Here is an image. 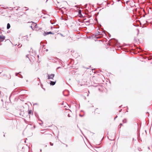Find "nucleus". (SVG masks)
<instances>
[{
	"label": "nucleus",
	"instance_id": "1",
	"mask_svg": "<svg viewBox=\"0 0 152 152\" xmlns=\"http://www.w3.org/2000/svg\"><path fill=\"white\" fill-rule=\"evenodd\" d=\"M102 33H104V34H105V33L104 31H102V32H99V31H97L96 32V37L98 35H100V37H96V38H100L102 37L103 36V35L102 34Z\"/></svg>",
	"mask_w": 152,
	"mask_h": 152
},
{
	"label": "nucleus",
	"instance_id": "9",
	"mask_svg": "<svg viewBox=\"0 0 152 152\" xmlns=\"http://www.w3.org/2000/svg\"><path fill=\"white\" fill-rule=\"evenodd\" d=\"M55 22L54 21H52L51 20H50V23L52 24H54L55 23Z\"/></svg>",
	"mask_w": 152,
	"mask_h": 152
},
{
	"label": "nucleus",
	"instance_id": "29",
	"mask_svg": "<svg viewBox=\"0 0 152 152\" xmlns=\"http://www.w3.org/2000/svg\"><path fill=\"white\" fill-rule=\"evenodd\" d=\"M42 151V150H40V151Z\"/></svg>",
	"mask_w": 152,
	"mask_h": 152
},
{
	"label": "nucleus",
	"instance_id": "15",
	"mask_svg": "<svg viewBox=\"0 0 152 152\" xmlns=\"http://www.w3.org/2000/svg\"><path fill=\"white\" fill-rule=\"evenodd\" d=\"M50 144L51 146H53V143H52L51 142H50Z\"/></svg>",
	"mask_w": 152,
	"mask_h": 152
},
{
	"label": "nucleus",
	"instance_id": "23",
	"mask_svg": "<svg viewBox=\"0 0 152 152\" xmlns=\"http://www.w3.org/2000/svg\"><path fill=\"white\" fill-rule=\"evenodd\" d=\"M79 115L81 116H82L80 114Z\"/></svg>",
	"mask_w": 152,
	"mask_h": 152
},
{
	"label": "nucleus",
	"instance_id": "19",
	"mask_svg": "<svg viewBox=\"0 0 152 152\" xmlns=\"http://www.w3.org/2000/svg\"><path fill=\"white\" fill-rule=\"evenodd\" d=\"M19 45H18V46L19 48L20 47L22 46V45H21L20 46Z\"/></svg>",
	"mask_w": 152,
	"mask_h": 152
},
{
	"label": "nucleus",
	"instance_id": "6",
	"mask_svg": "<svg viewBox=\"0 0 152 152\" xmlns=\"http://www.w3.org/2000/svg\"><path fill=\"white\" fill-rule=\"evenodd\" d=\"M53 34V33H52V32H51L50 31L47 32L46 33H45V32L44 33V35L45 36L46 35H48V34Z\"/></svg>",
	"mask_w": 152,
	"mask_h": 152
},
{
	"label": "nucleus",
	"instance_id": "13",
	"mask_svg": "<svg viewBox=\"0 0 152 152\" xmlns=\"http://www.w3.org/2000/svg\"><path fill=\"white\" fill-rule=\"evenodd\" d=\"M20 76H19V77L21 78H23V77L21 74H20Z\"/></svg>",
	"mask_w": 152,
	"mask_h": 152
},
{
	"label": "nucleus",
	"instance_id": "7",
	"mask_svg": "<svg viewBox=\"0 0 152 152\" xmlns=\"http://www.w3.org/2000/svg\"><path fill=\"white\" fill-rule=\"evenodd\" d=\"M28 114L30 116V115H33V113L32 112L31 110H28Z\"/></svg>",
	"mask_w": 152,
	"mask_h": 152
},
{
	"label": "nucleus",
	"instance_id": "8",
	"mask_svg": "<svg viewBox=\"0 0 152 152\" xmlns=\"http://www.w3.org/2000/svg\"><path fill=\"white\" fill-rule=\"evenodd\" d=\"M10 24L9 23H7V29H9L10 28Z\"/></svg>",
	"mask_w": 152,
	"mask_h": 152
},
{
	"label": "nucleus",
	"instance_id": "12",
	"mask_svg": "<svg viewBox=\"0 0 152 152\" xmlns=\"http://www.w3.org/2000/svg\"><path fill=\"white\" fill-rule=\"evenodd\" d=\"M114 40L115 41L114 42H115V43H117L118 42V40L115 39H114Z\"/></svg>",
	"mask_w": 152,
	"mask_h": 152
},
{
	"label": "nucleus",
	"instance_id": "4",
	"mask_svg": "<svg viewBox=\"0 0 152 152\" xmlns=\"http://www.w3.org/2000/svg\"><path fill=\"white\" fill-rule=\"evenodd\" d=\"M63 94L65 96H67L69 95V91L68 90H65L63 92Z\"/></svg>",
	"mask_w": 152,
	"mask_h": 152
},
{
	"label": "nucleus",
	"instance_id": "14",
	"mask_svg": "<svg viewBox=\"0 0 152 152\" xmlns=\"http://www.w3.org/2000/svg\"><path fill=\"white\" fill-rule=\"evenodd\" d=\"M20 72H18V73H15V75H16V76H18V74H19V73H20Z\"/></svg>",
	"mask_w": 152,
	"mask_h": 152
},
{
	"label": "nucleus",
	"instance_id": "18",
	"mask_svg": "<svg viewBox=\"0 0 152 152\" xmlns=\"http://www.w3.org/2000/svg\"><path fill=\"white\" fill-rule=\"evenodd\" d=\"M68 117H70V115H69V114H68Z\"/></svg>",
	"mask_w": 152,
	"mask_h": 152
},
{
	"label": "nucleus",
	"instance_id": "5",
	"mask_svg": "<svg viewBox=\"0 0 152 152\" xmlns=\"http://www.w3.org/2000/svg\"><path fill=\"white\" fill-rule=\"evenodd\" d=\"M56 82V81H50V85L53 86L55 84Z\"/></svg>",
	"mask_w": 152,
	"mask_h": 152
},
{
	"label": "nucleus",
	"instance_id": "27",
	"mask_svg": "<svg viewBox=\"0 0 152 152\" xmlns=\"http://www.w3.org/2000/svg\"><path fill=\"white\" fill-rule=\"evenodd\" d=\"M43 89H44V90H45V89L44 88Z\"/></svg>",
	"mask_w": 152,
	"mask_h": 152
},
{
	"label": "nucleus",
	"instance_id": "26",
	"mask_svg": "<svg viewBox=\"0 0 152 152\" xmlns=\"http://www.w3.org/2000/svg\"><path fill=\"white\" fill-rule=\"evenodd\" d=\"M121 110H120V111H119V112H121Z\"/></svg>",
	"mask_w": 152,
	"mask_h": 152
},
{
	"label": "nucleus",
	"instance_id": "16",
	"mask_svg": "<svg viewBox=\"0 0 152 152\" xmlns=\"http://www.w3.org/2000/svg\"><path fill=\"white\" fill-rule=\"evenodd\" d=\"M61 68V67H58L57 68V69H60V68Z\"/></svg>",
	"mask_w": 152,
	"mask_h": 152
},
{
	"label": "nucleus",
	"instance_id": "2",
	"mask_svg": "<svg viewBox=\"0 0 152 152\" xmlns=\"http://www.w3.org/2000/svg\"><path fill=\"white\" fill-rule=\"evenodd\" d=\"M55 76L54 74H48V80H53V78Z\"/></svg>",
	"mask_w": 152,
	"mask_h": 152
},
{
	"label": "nucleus",
	"instance_id": "10",
	"mask_svg": "<svg viewBox=\"0 0 152 152\" xmlns=\"http://www.w3.org/2000/svg\"><path fill=\"white\" fill-rule=\"evenodd\" d=\"M123 122L124 123H126V119H124L123 120Z\"/></svg>",
	"mask_w": 152,
	"mask_h": 152
},
{
	"label": "nucleus",
	"instance_id": "22",
	"mask_svg": "<svg viewBox=\"0 0 152 152\" xmlns=\"http://www.w3.org/2000/svg\"><path fill=\"white\" fill-rule=\"evenodd\" d=\"M120 125H121V126L122 125V124H120Z\"/></svg>",
	"mask_w": 152,
	"mask_h": 152
},
{
	"label": "nucleus",
	"instance_id": "17",
	"mask_svg": "<svg viewBox=\"0 0 152 152\" xmlns=\"http://www.w3.org/2000/svg\"><path fill=\"white\" fill-rule=\"evenodd\" d=\"M11 75H10L9 77V79H10V78H11Z\"/></svg>",
	"mask_w": 152,
	"mask_h": 152
},
{
	"label": "nucleus",
	"instance_id": "3",
	"mask_svg": "<svg viewBox=\"0 0 152 152\" xmlns=\"http://www.w3.org/2000/svg\"><path fill=\"white\" fill-rule=\"evenodd\" d=\"M32 23L31 24V26H30V27L31 28L34 30V29L37 28V24L35 23H34L32 22Z\"/></svg>",
	"mask_w": 152,
	"mask_h": 152
},
{
	"label": "nucleus",
	"instance_id": "24",
	"mask_svg": "<svg viewBox=\"0 0 152 152\" xmlns=\"http://www.w3.org/2000/svg\"><path fill=\"white\" fill-rule=\"evenodd\" d=\"M37 57H38V58H39V55H38L37 56Z\"/></svg>",
	"mask_w": 152,
	"mask_h": 152
},
{
	"label": "nucleus",
	"instance_id": "21",
	"mask_svg": "<svg viewBox=\"0 0 152 152\" xmlns=\"http://www.w3.org/2000/svg\"><path fill=\"white\" fill-rule=\"evenodd\" d=\"M117 117V116H116V117H115V118H114V120H115Z\"/></svg>",
	"mask_w": 152,
	"mask_h": 152
},
{
	"label": "nucleus",
	"instance_id": "25",
	"mask_svg": "<svg viewBox=\"0 0 152 152\" xmlns=\"http://www.w3.org/2000/svg\"><path fill=\"white\" fill-rule=\"evenodd\" d=\"M4 137H5V134H4Z\"/></svg>",
	"mask_w": 152,
	"mask_h": 152
},
{
	"label": "nucleus",
	"instance_id": "20",
	"mask_svg": "<svg viewBox=\"0 0 152 152\" xmlns=\"http://www.w3.org/2000/svg\"><path fill=\"white\" fill-rule=\"evenodd\" d=\"M28 55H26V57L27 58H28Z\"/></svg>",
	"mask_w": 152,
	"mask_h": 152
},
{
	"label": "nucleus",
	"instance_id": "11",
	"mask_svg": "<svg viewBox=\"0 0 152 152\" xmlns=\"http://www.w3.org/2000/svg\"><path fill=\"white\" fill-rule=\"evenodd\" d=\"M78 13L79 15H81V10H78Z\"/></svg>",
	"mask_w": 152,
	"mask_h": 152
},
{
	"label": "nucleus",
	"instance_id": "28",
	"mask_svg": "<svg viewBox=\"0 0 152 152\" xmlns=\"http://www.w3.org/2000/svg\"><path fill=\"white\" fill-rule=\"evenodd\" d=\"M61 35L62 36H63V35H62V34H61Z\"/></svg>",
	"mask_w": 152,
	"mask_h": 152
}]
</instances>
